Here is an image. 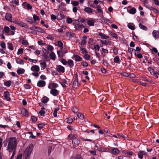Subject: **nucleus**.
<instances>
[{
    "label": "nucleus",
    "mask_w": 159,
    "mask_h": 159,
    "mask_svg": "<svg viewBox=\"0 0 159 159\" xmlns=\"http://www.w3.org/2000/svg\"><path fill=\"white\" fill-rule=\"evenodd\" d=\"M17 139L16 137H11L10 139L7 150L9 152H11L16 145Z\"/></svg>",
    "instance_id": "f257e3e1"
},
{
    "label": "nucleus",
    "mask_w": 159,
    "mask_h": 159,
    "mask_svg": "<svg viewBox=\"0 0 159 159\" xmlns=\"http://www.w3.org/2000/svg\"><path fill=\"white\" fill-rule=\"evenodd\" d=\"M33 147V144L31 143L26 148L23 153V156L25 157V159H28L31 155Z\"/></svg>",
    "instance_id": "f03ea898"
},
{
    "label": "nucleus",
    "mask_w": 159,
    "mask_h": 159,
    "mask_svg": "<svg viewBox=\"0 0 159 159\" xmlns=\"http://www.w3.org/2000/svg\"><path fill=\"white\" fill-rule=\"evenodd\" d=\"M14 23L16 25H19L20 26L25 28H28L29 27V25H28L23 22H21L17 20H15L14 21Z\"/></svg>",
    "instance_id": "7ed1b4c3"
},
{
    "label": "nucleus",
    "mask_w": 159,
    "mask_h": 159,
    "mask_svg": "<svg viewBox=\"0 0 159 159\" xmlns=\"http://www.w3.org/2000/svg\"><path fill=\"white\" fill-rule=\"evenodd\" d=\"M128 12L131 14H134L136 12V9L134 7L132 8L131 6H128L127 9Z\"/></svg>",
    "instance_id": "20e7f679"
},
{
    "label": "nucleus",
    "mask_w": 159,
    "mask_h": 159,
    "mask_svg": "<svg viewBox=\"0 0 159 159\" xmlns=\"http://www.w3.org/2000/svg\"><path fill=\"white\" fill-rule=\"evenodd\" d=\"M4 97L5 100L7 101H9L11 100V99L10 97V94L9 92L7 91L4 92Z\"/></svg>",
    "instance_id": "39448f33"
},
{
    "label": "nucleus",
    "mask_w": 159,
    "mask_h": 159,
    "mask_svg": "<svg viewBox=\"0 0 159 159\" xmlns=\"http://www.w3.org/2000/svg\"><path fill=\"white\" fill-rule=\"evenodd\" d=\"M50 93L54 96H56L58 95L59 91L55 89H51Z\"/></svg>",
    "instance_id": "423d86ee"
},
{
    "label": "nucleus",
    "mask_w": 159,
    "mask_h": 159,
    "mask_svg": "<svg viewBox=\"0 0 159 159\" xmlns=\"http://www.w3.org/2000/svg\"><path fill=\"white\" fill-rule=\"evenodd\" d=\"M46 85V82L44 80H39L37 83L38 86L42 88L44 86Z\"/></svg>",
    "instance_id": "0eeeda50"
},
{
    "label": "nucleus",
    "mask_w": 159,
    "mask_h": 159,
    "mask_svg": "<svg viewBox=\"0 0 159 159\" xmlns=\"http://www.w3.org/2000/svg\"><path fill=\"white\" fill-rule=\"evenodd\" d=\"M57 70L58 72H60L62 73L65 72V68L61 65H58L57 66Z\"/></svg>",
    "instance_id": "6e6552de"
},
{
    "label": "nucleus",
    "mask_w": 159,
    "mask_h": 159,
    "mask_svg": "<svg viewBox=\"0 0 159 159\" xmlns=\"http://www.w3.org/2000/svg\"><path fill=\"white\" fill-rule=\"evenodd\" d=\"M147 153L144 151H140L138 153V157L140 159H142L143 155H146Z\"/></svg>",
    "instance_id": "1a4fd4ad"
},
{
    "label": "nucleus",
    "mask_w": 159,
    "mask_h": 159,
    "mask_svg": "<svg viewBox=\"0 0 159 159\" xmlns=\"http://www.w3.org/2000/svg\"><path fill=\"white\" fill-rule=\"evenodd\" d=\"M30 69L33 71L38 72L39 70V67L38 65H35L32 66Z\"/></svg>",
    "instance_id": "9d476101"
},
{
    "label": "nucleus",
    "mask_w": 159,
    "mask_h": 159,
    "mask_svg": "<svg viewBox=\"0 0 159 159\" xmlns=\"http://www.w3.org/2000/svg\"><path fill=\"white\" fill-rule=\"evenodd\" d=\"M89 20H87V24L89 26H94L95 20L94 19L90 18Z\"/></svg>",
    "instance_id": "9b49d317"
},
{
    "label": "nucleus",
    "mask_w": 159,
    "mask_h": 159,
    "mask_svg": "<svg viewBox=\"0 0 159 159\" xmlns=\"http://www.w3.org/2000/svg\"><path fill=\"white\" fill-rule=\"evenodd\" d=\"M120 150L118 148H113L111 151V153L114 155H116L118 154Z\"/></svg>",
    "instance_id": "f8f14e48"
},
{
    "label": "nucleus",
    "mask_w": 159,
    "mask_h": 159,
    "mask_svg": "<svg viewBox=\"0 0 159 159\" xmlns=\"http://www.w3.org/2000/svg\"><path fill=\"white\" fill-rule=\"evenodd\" d=\"M22 114L26 116H28L29 113L28 111L24 108H22L20 109Z\"/></svg>",
    "instance_id": "ddd939ff"
},
{
    "label": "nucleus",
    "mask_w": 159,
    "mask_h": 159,
    "mask_svg": "<svg viewBox=\"0 0 159 159\" xmlns=\"http://www.w3.org/2000/svg\"><path fill=\"white\" fill-rule=\"evenodd\" d=\"M66 35L70 39H71L73 37H75V34L71 32H68L66 33Z\"/></svg>",
    "instance_id": "4468645a"
},
{
    "label": "nucleus",
    "mask_w": 159,
    "mask_h": 159,
    "mask_svg": "<svg viewBox=\"0 0 159 159\" xmlns=\"http://www.w3.org/2000/svg\"><path fill=\"white\" fill-rule=\"evenodd\" d=\"M12 15L10 13H7L5 16V18L7 20L10 22L11 21Z\"/></svg>",
    "instance_id": "2eb2a0df"
},
{
    "label": "nucleus",
    "mask_w": 159,
    "mask_h": 159,
    "mask_svg": "<svg viewBox=\"0 0 159 159\" xmlns=\"http://www.w3.org/2000/svg\"><path fill=\"white\" fill-rule=\"evenodd\" d=\"M152 34L155 38L158 39L159 37V31L154 30L152 32Z\"/></svg>",
    "instance_id": "dca6fc26"
},
{
    "label": "nucleus",
    "mask_w": 159,
    "mask_h": 159,
    "mask_svg": "<svg viewBox=\"0 0 159 159\" xmlns=\"http://www.w3.org/2000/svg\"><path fill=\"white\" fill-rule=\"evenodd\" d=\"M57 54L59 58V60L62 58L64 56V53L61 51L58 50L57 51Z\"/></svg>",
    "instance_id": "f3484780"
},
{
    "label": "nucleus",
    "mask_w": 159,
    "mask_h": 159,
    "mask_svg": "<svg viewBox=\"0 0 159 159\" xmlns=\"http://www.w3.org/2000/svg\"><path fill=\"white\" fill-rule=\"evenodd\" d=\"M72 143L73 144H75V146H77L80 144V141L77 139L74 138L73 139Z\"/></svg>",
    "instance_id": "a211bd4d"
},
{
    "label": "nucleus",
    "mask_w": 159,
    "mask_h": 159,
    "mask_svg": "<svg viewBox=\"0 0 159 159\" xmlns=\"http://www.w3.org/2000/svg\"><path fill=\"white\" fill-rule=\"evenodd\" d=\"M98 35L101 37V38L102 39H106L109 38V36H107L101 32H99Z\"/></svg>",
    "instance_id": "6ab92c4d"
},
{
    "label": "nucleus",
    "mask_w": 159,
    "mask_h": 159,
    "mask_svg": "<svg viewBox=\"0 0 159 159\" xmlns=\"http://www.w3.org/2000/svg\"><path fill=\"white\" fill-rule=\"evenodd\" d=\"M84 11L90 14L92 13V9L89 7H87L84 9Z\"/></svg>",
    "instance_id": "aec40b11"
},
{
    "label": "nucleus",
    "mask_w": 159,
    "mask_h": 159,
    "mask_svg": "<svg viewBox=\"0 0 159 159\" xmlns=\"http://www.w3.org/2000/svg\"><path fill=\"white\" fill-rule=\"evenodd\" d=\"M49 98L46 96H44L41 99V102L43 103H45L49 101Z\"/></svg>",
    "instance_id": "412c9836"
},
{
    "label": "nucleus",
    "mask_w": 159,
    "mask_h": 159,
    "mask_svg": "<svg viewBox=\"0 0 159 159\" xmlns=\"http://www.w3.org/2000/svg\"><path fill=\"white\" fill-rule=\"evenodd\" d=\"M74 57L75 60L76 61H80L82 60V58L80 56L77 55H74Z\"/></svg>",
    "instance_id": "4be33fe9"
},
{
    "label": "nucleus",
    "mask_w": 159,
    "mask_h": 159,
    "mask_svg": "<svg viewBox=\"0 0 159 159\" xmlns=\"http://www.w3.org/2000/svg\"><path fill=\"white\" fill-rule=\"evenodd\" d=\"M73 84L75 86H79L80 85V84H79L78 82V79L77 76H76L75 77V79L73 81Z\"/></svg>",
    "instance_id": "5701e85b"
},
{
    "label": "nucleus",
    "mask_w": 159,
    "mask_h": 159,
    "mask_svg": "<svg viewBox=\"0 0 159 159\" xmlns=\"http://www.w3.org/2000/svg\"><path fill=\"white\" fill-rule=\"evenodd\" d=\"M16 61L17 63L21 65H23L24 63V61L23 60L20 59L19 58H16Z\"/></svg>",
    "instance_id": "b1692460"
},
{
    "label": "nucleus",
    "mask_w": 159,
    "mask_h": 159,
    "mask_svg": "<svg viewBox=\"0 0 159 159\" xmlns=\"http://www.w3.org/2000/svg\"><path fill=\"white\" fill-rule=\"evenodd\" d=\"M49 57L50 59L55 60L56 58V55L53 52H51L50 54H49Z\"/></svg>",
    "instance_id": "393cba45"
},
{
    "label": "nucleus",
    "mask_w": 159,
    "mask_h": 159,
    "mask_svg": "<svg viewBox=\"0 0 159 159\" xmlns=\"http://www.w3.org/2000/svg\"><path fill=\"white\" fill-rule=\"evenodd\" d=\"M11 84V80H7L5 82L3 83L4 85L7 87H10Z\"/></svg>",
    "instance_id": "a878e982"
},
{
    "label": "nucleus",
    "mask_w": 159,
    "mask_h": 159,
    "mask_svg": "<svg viewBox=\"0 0 159 159\" xmlns=\"http://www.w3.org/2000/svg\"><path fill=\"white\" fill-rule=\"evenodd\" d=\"M35 31L41 33H44V32H45L44 30L43 29H42V28H41L39 27H38V26H36V28L35 29Z\"/></svg>",
    "instance_id": "bb28decb"
},
{
    "label": "nucleus",
    "mask_w": 159,
    "mask_h": 159,
    "mask_svg": "<svg viewBox=\"0 0 159 159\" xmlns=\"http://www.w3.org/2000/svg\"><path fill=\"white\" fill-rule=\"evenodd\" d=\"M25 69L23 68H20L17 70V72L19 74H24L25 73Z\"/></svg>",
    "instance_id": "cd10ccee"
},
{
    "label": "nucleus",
    "mask_w": 159,
    "mask_h": 159,
    "mask_svg": "<svg viewBox=\"0 0 159 159\" xmlns=\"http://www.w3.org/2000/svg\"><path fill=\"white\" fill-rule=\"evenodd\" d=\"M67 64L70 67H72L74 66V62L71 60H69L67 62Z\"/></svg>",
    "instance_id": "c85d7f7f"
},
{
    "label": "nucleus",
    "mask_w": 159,
    "mask_h": 159,
    "mask_svg": "<svg viewBox=\"0 0 159 159\" xmlns=\"http://www.w3.org/2000/svg\"><path fill=\"white\" fill-rule=\"evenodd\" d=\"M128 51L131 54H132V53L133 52H134V55H136V50L135 49H133L132 48H129L128 49Z\"/></svg>",
    "instance_id": "c756f323"
},
{
    "label": "nucleus",
    "mask_w": 159,
    "mask_h": 159,
    "mask_svg": "<svg viewBox=\"0 0 159 159\" xmlns=\"http://www.w3.org/2000/svg\"><path fill=\"white\" fill-rule=\"evenodd\" d=\"M128 27L132 30H134L135 29L134 25L133 23H130L128 25Z\"/></svg>",
    "instance_id": "7c9ffc66"
},
{
    "label": "nucleus",
    "mask_w": 159,
    "mask_h": 159,
    "mask_svg": "<svg viewBox=\"0 0 159 159\" xmlns=\"http://www.w3.org/2000/svg\"><path fill=\"white\" fill-rule=\"evenodd\" d=\"M148 71L150 72V73L152 75H153V74H154L156 73V72L155 71L154 69L151 67H148Z\"/></svg>",
    "instance_id": "2f4dec72"
},
{
    "label": "nucleus",
    "mask_w": 159,
    "mask_h": 159,
    "mask_svg": "<svg viewBox=\"0 0 159 159\" xmlns=\"http://www.w3.org/2000/svg\"><path fill=\"white\" fill-rule=\"evenodd\" d=\"M8 48L11 50H13V46L12 43L10 42H8L7 43Z\"/></svg>",
    "instance_id": "473e14b6"
},
{
    "label": "nucleus",
    "mask_w": 159,
    "mask_h": 159,
    "mask_svg": "<svg viewBox=\"0 0 159 159\" xmlns=\"http://www.w3.org/2000/svg\"><path fill=\"white\" fill-rule=\"evenodd\" d=\"M139 26L142 29H143L144 30L147 31L148 30V28L144 25H143L141 23H139Z\"/></svg>",
    "instance_id": "72a5a7b5"
},
{
    "label": "nucleus",
    "mask_w": 159,
    "mask_h": 159,
    "mask_svg": "<svg viewBox=\"0 0 159 159\" xmlns=\"http://www.w3.org/2000/svg\"><path fill=\"white\" fill-rule=\"evenodd\" d=\"M117 135L118 136L119 138H121L124 139H125L127 137V135H124L122 133H118L117 134Z\"/></svg>",
    "instance_id": "f704fd0d"
},
{
    "label": "nucleus",
    "mask_w": 159,
    "mask_h": 159,
    "mask_svg": "<svg viewBox=\"0 0 159 159\" xmlns=\"http://www.w3.org/2000/svg\"><path fill=\"white\" fill-rule=\"evenodd\" d=\"M114 61L115 63H120V60L118 56H116L114 59Z\"/></svg>",
    "instance_id": "c9c22d12"
},
{
    "label": "nucleus",
    "mask_w": 159,
    "mask_h": 159,
    "mask_svg": "<svg viewBox=\"0 0 159 159\" xmlns=\"http://www.w3.org/2000/svg\"><path fill=\"white\" fill-rule=\"evenodd\" d=\"M25 20L26 21L28 22L30 24H32L33 20L32 19V17H28L25 19Z\"/></svg>",
    "instance_id": "e433bc0d"
},
{
    "label": "nucleus",
    "mask_w": 159,
    "mask_h": 159,
    "mask_svg": "<svg viewBox=\"0 0 159 159\" xmlns=\"http://www.w3.org/2000/svg\"><path fill=\"white\" fill-rule=\"evenodd\" d=\"M59 61L64 65H66L67 64V61L64 58H62L59 60Z\"/></svg>",
    "instance_id": "4c0bfd02"
},
{
    "label": "nucleus",
    "mask_w": 159,
    "mask_h": 159,
    "mask_svg": "<svg viewBox=\"0 0 159 159\" xmlns=\"http://www.w3.org/2000/svg\"><path fill=\"white\" fill-rule=\"evenodd\" d=\"M110 34L112 37L116 39H117V35L115 33L113 32H111L110 33Z\"/></svg>",
    "instance_id": "58836bf2"
},
{
    "label": "nucleus",
    "mask_w": 159,
    "mask_h": 159,
    "mask_svg": "<svg viewBox=\"0 0 159 159\" xmlns=\"http://www.w3.org/2000/svg\"><path fill=\"white\" fill-rule=\"evenodd\" d=\"M45 124L44 123H39L38 125V127L39 129H43L45 126Z\"/></svg>",
    "instance_id": "ea45409f"
},
{
    "label": "nucleus",
    "mask_w": 159,
    "mask_h": 159,
    "mask_svg": "<svg viewBox=\"0 0 159 159\" xmlns=\"http://www.w3.org/2000/svg\"><path fill=\"white\" fill-rule=\"evenodd\" d=\"M23 86L24 87L25 89H30L31 88V87L30 85V84H24Z\"/></svg>",
    "instance_id": "a19ab883"
},
{
    "label": "nucleus",
    "mask_w": 159,
    "mask_h": 159,
    "mask_svg": "<svg viewBox=\"0 0 159 159\" xmlns=\"http://www.w3.org/2000/svg\"><path fill=\"white\" fill-rule=\"evenodd\" d=\"M3 30H4L5 32L6 33H8L10 31V29L9 27L7 26H4Z\"/></svg>",
    "instance_id": "79ce46f5"
},
{
    "label": "nucleus",
    "mask_w": 159,
    "mask_h": 159,
    "mask_svg": "<svg viewBox=\"0 0 159 159\" xmlns=\"http://www.w3.org/2000/svg\"><path fill=\"white\" fill-rule=\"evenodd\" d=\"M59 110V108H55L53 113V115L54 117H56L57 116V111Z\"/></svg>",
    "instance_id": "37998d69"
},
{
    "label": "nucleus",
    "mask_w": 159,
    "mask_h": 159,
    "mask_svg": "<svg viewBox=\"0 0 159 159\" xmlns=\"http://www.w3.org/2000/svg\"><path fill=\"white\" fill-rule=\"evenodd\" d=\"M124 153L125 154H127L129 155H132L133 154V152L131 151H128V150L125 151Z\"/></svg>",
    "instance_id": "c03bdc74"
},
{
    "label": "nucleus",
    "mask_w": 159,
    "mask_h": 159,
    "mask_svg": "<svg viewBox=\"0 0 159 159\" xmlns=\"http://www.w3.org/2000/svg\"><path fill=\"white\" fill-rule=\"evenodd\" d=\"M47 48L49 51L52 52V51L53 50V47L51 45H48Z\"/></svg>",
    "instance_id": "a18cd8bd"
},
{
    "label": "nucleus",
    "mask_w": 159,
    "mask_h": 159,
    "mask_svg": "<svg viewBox=\"0 0 159 159\" xmlns=\"http://www.w3.org/2000/svg\"><path fill=\"white\" fill-rule=\"evenodd\" d=\"M67 121L66 122L69 124H71L72 123L73 121V120L72 118H68L66 119Z\"/></svg>",
    "instance_id": "49530a36"
},
{
    "label": "nucleus",
    "mask_w": 159,
    "mask_h": 159,
    "mask_svg": "<svg viewBox=\"0 0 159 159\" xmlns=\"http://www.w3.org/2000/svg\"><path fill=\"white\" fill-rule=\"evenodd\" d=\"M78 117L81 120H83L84 119V115L81 113H79L77 115Z\"/></svg>",
    "instance_id": "de8ad7c7"
},
{
    "label": "nucleus",
    "mask_w": 159,
    "mask_h": 159,
    "mask_svg": "<svg viewBox=\"0 0 159 159\" xmlns=\"http://www.w3.org/2000/svg\"><path fill=\"white\" fill-rule=\"evenodd\" d=\"M101 42L102 43V44H105L107 45V44L111 43V41L109 40H101Z\"/></svg>",
    "instance_id": "09e8293b"
},
{
    "label": "nucleus",
    "mask_w": 159,
    "mask_h": 159,
    "mask_svg": "<svg viewBox=\"0 0 159 159\" xmlns=\"http://www.w3.org/2000/svg\"><path fill=\"white\" fill-rule=\"evenodd\" d=\"M33 18L34 20L35 21L38 20H40L39 16L35 15H33Z\"/></svg>",
    "instance_id": "8fccbe9b"
},
{
    "label": "nucleus",
    "mask_w": 159,
    "mask_h": 159,
    "mask_svg": "<svg viewBox=\"0 0 159 159\" xmlns=\"http://www.w3.org/2000/svg\"><path fill=\"white\" fill-rule=\"evenodd\" d=\"M43 57L44 58L46 61H48L49 60V57L47 54H43Z\"/></svg>",
    "instance_id": "3c124183"
},
{
    "label": "nucleus",
    "mask_w": 159,
    "mask_h": 159,
    "mask_svg": "<svg viewBox=\"0 0 159 159\" xmlns=\"http://www.w3.org/2000/svg\"><path fill=\"white\" fill-rule=\"evenodd\" d=\"M150 50L152 52V54H153V53L152 52H153L156 53L158 52L156 48L155 47L152 48V49H150Z\"/></svg>",
    "instance_id": "603ef678"
},
{
    "label": "nucleus",
    "mask_w": 159,
    "mask_h": 159,
    "mask_svg": "<svg viewBox=\"0 0 159 159\" xmlns=\"http://www.w3.org/2000/svg\"><path fill=\"white\" fill-rule=\"evenodd\" d=\"M23 49L22 48H20L18 49V52H17V54L18 55H19L20 54H21L23 53Z\"/></svg>",
    "instance_id": "864d4df0"
},
{
    "label": "nucleus",
    "mask_w": 159,
    "mask_h": 159,
    "mask_svg": "<svg viewBox=\"0 0 159 159\" xmlns=\"http://www.w3.org/2000/svg\"><path fill=\"white\" fill-rule=\"evenodd\" d=\"M72 111L74 113H77L78 111V109L75 107H73L72 109Z\"/></svg>",
    "instance_id": "5fc2aeb1"
},
{
    "label": "nucleus",
    "mask_w": 159,
    "mask_h": 159,
    "mask_svg": "<svg viewBox=\"0 0 159 159\" xmlns=\"http://www.w3.org/2000/svg\"><path fill=\"white\" fill-rule=\"evenodd\" d=\"M31 119L32 121L34 123H35L37 120V118L35 116H31Z\"/></svg>",
    "instance_id": "6e6d98bb"
},
{
    "label": "nucleus",
    "mask_w": 159,
    "mask_h": 159,
    "mask_svg": "<svg viewBox=\"0 0 159 159\" xmlns=\"http://www.w3.org/2000/svg\"><path fill=\"white\" fill-rule=\"evenodd\" d=\"M81 65L87 67L88 66V64L86 61H82L81 62Z\"/></svg>",
    "instance_id": "4d7b16f0"
},
{
    "label": "nucleus",
    "mask_w": 159,
    "mask_h": 159,
    "mask_svg": "<svg viewBox=\"0 0 159 159\" xmlns=\"http://www.w3.org/2000/svg\"><path fill=\"white\" fill-rule=\"evenodd\" d=\"M84 57L85 59L89 60L90 59V56L89 55L85 54L84 56Z\"/></svg>",
    "instance_id": "13d9d810"
},
{
    "label": "nucleus",
    "mask_w": 159,
    "mask_h": 159,
    "mask_svg": "<svg viewBox=\"0 0 159 159\" xmlns=\"http://www.w3.org/2000/svg\"><path fill=\"white\" fill-rule=\"evenodd\" d=\"M151 8H152V9H151V10L153 11L154 12L156 13H159V11L157 9L155 8H154L152 7H151Z\"/></svg>",
    "instance_id": "bf43d9fd"
},
{
    "label": "nucleus",
    "mask_w": 159,
    "mask_h": 159,
    "mask_svg": "<svg viewBox=\"0 0 159 159\" xmlns=\"http://www.w3.org/2000/svg\"><path fill=\"white\" fill-rule=\"evenodd\" d=\"M32 7L31 5L30 4L28 3L27 4L25 9H27V10H30L32 9Z\"/></svg>",
    "instance_id": "052dcab7"
},
{
    "label": "nucleus",
    "mask_w": 159,
    "mask_h": 159,
    "mask_svg": "<svg viewBox=\"0 0 159 159\" xmlns=\"http://www.w3.org/2000/svg\"><path fill=\"white\" fill-rule=\"evenodd\" d=\"M66 22L68 24L71 23L72 22V19L70 17H68L66 19Z\"/></svg>",
    "instance_id": "680f3d73"
},
{
    "label": "nucleus",
    "mask_w": 159,
    "mask_h": 159,
    "mask_svg": "<svg viewBox=\"0 0 159 159\" xmlns=\"http://www.w3.org/2000/svg\"><path fill=\"white\" fill-rule=\"evenodd\" d=\"M67 128L68 130L70 131H72L74 129V128L70 125H68L67 127Z\"/></svg>",
    "instance_id": "e2e57ef3"
},
{
    "label": "nucleus",
    "mask_w": 159,
    "mask_h": 159,
    "mask_svg": "<svg viewBox=\"0 0 159 159\" xmlns=\"http://www.w3.org/2000/svg\"><path fill=\"white\" fill-rule=\"evenodd\" d=\"M79 2H78L76 1H74L72 2V4L73 6H77L79 5Z\"/></svg>",
    "instance_id": "0e129e2a"
},
{
    "label": "nucleus",
    "mask_w": 159,
    "mask_h": 159,
    "mask_svg": "<svg viewBox=\"0 0 159 159\" xmlns=\"http://www.w3.org/2000/svg\"><path fill=\"white\" fill-rule=\"evenodd\" d=\"M102 62L103 63V64L105 66H108L109 63L107 62V61L106 60H105L104 59H103L102 60Z\"/></svg>",
    "instance_id": "69168bd1"
},
{
    "label": "nucleus",
    "mask_w": 159,
    "mask_h": 159,
    "mask_svg": "<svg viewBox=\"0 0 159 159\" xmlns=\"http://www.w3.org/2000/svg\"><path fill=\"white\" fill-rule=\"evenodd\" d=\"M0 46L3 48H6L5 43L4 42H2L0 44Z\"/></svg>",
    "instance_id": "338daca9"
},
{
    "label": "nucleus",
    "mask_w": 159,
    "mask_h": 159,
    "mask_svg": "<svg viewBox=\"0 0 159 159\" xmlns=\"http://www.w3.org/2000/svg\"><path fill=\"white\" fill-rule=\"evenodd\" d=\"M45 111L44 110H40L39 112V114L40 116H43L44 115Z\"/></svg>",
    "instance_id": "774afa93"
}]
</instances>
